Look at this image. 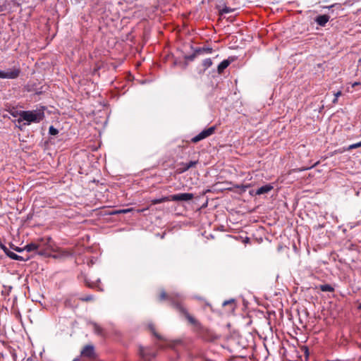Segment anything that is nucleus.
Masks as SVG:
<instances>
[{"mask_svg":"<svg viewBox=\"0 0 361 361\" xmlns=\"http://www.w3.org/2000/svg\"><path fill=\"white\" fill-rule=\"evenodd\" d=\"M176 298V295L173 294H168L165 290H161L159 296V300L160 301L166 300L171 301V306L178 311L180 315L183 316L190 324L193 325L200 330H202L203 329L202 324L188 312L187 308Z\"/></svg>","mask_w":361,"mask_h":361,"instance_id":"obj_1","label":"nucleus"},{"mask_svg":"<svg viewBox=\"0 0 361 361\" xmlns=\"http://www.w3.org/2000/svg\"><path fill=\"white\" fill-rule=\"evenodd\" d=\"M44 108L42 109L35 110V111H23L20 114V117L17 120L18 123H20L23 121L27 122V124L31 123H39L43 120L44 117Z\"/></svg>","mask_w":361,"mask_h":361,"instance_id":"obj_2","label":"nucleus"},{"mask_svg":"<svg viewBox=\"0 0 361 361\" xmlns=\"http://www.w3.org/2000/svg\"><path fill=\"white\" fill-rule=\"evenodd\" d=\"M80 357L90 361L95 360L97 357V354L94 345L87 344L84 345L80 351Z\"/></svg>","mask_w":361,"mask_h":361,"instance_id":"obj_3","label":"nucleus"},{"mask_svg":"<svg viewBox=\"0 0 361 361\" xmlns=\"http://www.w3.org/2000/svg\"><path fill=\"white\" fill-rule=\"evenodd\" d=\"M20 73V68L19 66H14L7 71H0V78L2 79H16Z\"/></svg>","mask_w":361,"mask_h":361,"instance_id":"obj_4","label":"nucleus"},{"mask_svg":"<svg viewBox=\"0 0 361 361\" xmlns=\"http://www.w3.org/2000/svg\"><path fill=\"white\" fill-rule=\"evenodd\" d=\"M216 127L215 126H211L207 129L203 130L198 135L195 136L191 139V142L193 143H197L209 136L213 135L216 131Z\"/></svg>","mask_w":361,"mask_h":361,"instance_id":"obj_5","label":"nucleus"},{"mask_svg":"<svg viewBox=\"0 0 361 361\" xmlns=\"http://www.w3.org/2000/svg\"><path fill=\"white\" fill-rule=\"evenodd\" d=\"M139 353L144 361H151L157 355L155 352L151 351L150 350L143 347H140Z\"/></svg>","mask_w":361,"mask_h":361,"instance_id":"obj_6","label":"nucleus"},{"mask_svg":"<svg viewBox=\"0 0 361 361\" xmlns=\"http://www.w3.org/2000/svg\"><path fill=\"white\" fill-rule=\"evenodd\" d=\"M194 195L192 193H179L176 195H170L171 201H189L192 200Z\"/></svg>","mask_w":361,"mask_h":361,"instance_id":"obj_7","label":"nucleus"},{"mask_svg":"<svg viewBox=\"0 0 361 361\" xmlns=\"http://www.w3.org/2000/svg\"><path fill=\"white\" fill-rule=\"evenodd\" d=\"M51 238H39L35 241V244H37L39 245V250H37V255H44L45 254V251L47 250V245L50 241Z\"/></svg>","mask_w":361,"mask_h":361,"instance_id":"obj_8","label":"nucleus"},{"mask_svg":"<svg viewBox=\"0 0 361 361\" xmlns=\"http://www.w3.org/2000/svg\"><path fill=\"white\" fill-rule=\"evenodd\" d=\"M273 189H274L273 185H271V184H267V185H264L259 188L255 192H254L253 190L250 191V195H253L255 193V195H261L267 194V193L269 192Z\"/></svg>","mask_w":361,"mask_h":361,"instance_id":"obj_9","label":"nucleus"},{"mask_svg":"<svg viewBox=\"0 0 361 361\" xmlns=\"http://www.w3.org/2000/svg\"><path fill=\"white\" fill-rule=\"evenodd\" d=\"M1 249L4 250V253L12 259L18 260V261H25L26 260L24 257H23L20 255H18L16 253L9 250V249L7 247H6L5 245H2Z\"/></svg>","mask_w":361,"mask_h":361,"instance_id":"obj_10","label":"nucleus"},{"mask_svg":"<svg viewBox=\"0 0 361 361\" xmlns=\"http://www.w3.org/2000/svg\"><path fill=\"white\" fill-rule=\"evenodd\" d=\"M330 16L327 14L319 15L314 18L315 23L321 26L325 27L326 23L329 21Z\"/></svg>","mask_w":361,"mask_h":361,"instance_id":"obj_11","label":"nucleus"},{"mask_svg":"<svg viewBox=\"0 0 361 361\" xmlns=\"http://www.w3.org/2000/svg\"><path fill=\"white\" fill-rule=\"evenodd\" d=\"M198 163V161H190L188 163H182L180 165L182 167L178 169V173H182L187 171L190 168L195 167Z\"/></svg>","mask_w":361,"mask_h":361,"instance_id":"obj_12","label":"nucleus"},{"mask_svg":"<svg viewBox=\"0 0 361 361\" xmlns=\"http://www.w3.org/2000/svg\"><path fill=\"white\" fill-rule=\"evenodd\" d=\"M231 61L228 59L221 61L217 67L218 73L221 74L230 65Z\"/></svg>","mask_w":361,"mask_h":361,"instance_id":"obj_13","label":"nucleus"},{"mask_svg":"<svg viewBox=\"0 0 361 361\" xmlns=\"http://www.w3.org/2000/svg\"><path fill=\"white\" fill-rule=\"evenodd\" d=\"M39 250V245L37 244H35V242H32L29 244H27L24 247V250L30 252H36L37 254V250Z\"/></svg>","mask_w":361,"mask_h":361,"instance_id":"obj_14","label":"nucleus"},{"mask_svg":"<svg viewBox=\"0 0 361 361\" xmlns=\"http://www.w3.org/2000/svg\"><path fill=\"white\" fill-rule=\"evenodd\" d=\"M195 49L197 56L204 54H211L213 51V49L211 47H198Z\"/></svg>","mask_w":361,"mask_h":361,"instance_id":"obj_15","label":"nucleus"},{"mask_svg":"<svg viewBox=\"0 0 361 361\" xmlns=\"http://www.w3.org/2000/svg\"><path fill=\"white\" fill-rule=\"evenodd\" d=\"M343 4L341 3H335L329 6H322L323 8L333 9L335 8L338 11H342L343 8H342Z\"/></svg>","mask_w":361,"mask_h":361,"instance_id":"obj_16","label":"nucleus"},{"mask_svg":"<svg viewBox=\"0 0 361 361\" xmlns=\"http://www.w3.org/2000/svg\"><path fill=\"white\" fill-rule=\"evenodd\" d=\"M169 201H171L170 195L166 196V197H163L159 199H154L151 201V203H152V204H160V203H163V202H169Z\"/></svg>","mask_w":361,"mask_h":361,"instance_id":"obj_17","label":"nucleus"},{"mask_svg":"<svg viewBox=\"0 0 361 361\" xmlns=\"http://www.w3.org/2000/svg\"><path fill=\"white\" fill-rule=\"evenodd\" d=\"M322 292H334V288L329 284H322L319 286Z\"/></svg>","mask_w":361,"mask_h":361,"instance_id":"obj_18","label":"nucleus"},{"mask_svg":"<svg viewBox=\"0 0 361 361\" xmlns=\"http://www.w3.org/2000/svg\"><path fill=\"white\" fill-rule=\"evenodd\" d=\"M216 8L218 9L219 15H221V16H222L224 13H231L232 11H233V9H232L229 7H227V6H224L223 8H221L220 6H217Z\"/></svg>","mask_w":361,"mask_h":361,"instance_id":"obj_19","label":"nucleus"},{"mask_svg":"<svg viewBox=\"0 0 361 361\" xmlns=\"http://www.w3.org/2000/svg\"><path fill=\"white\" fill-rule=\"evenodd\" d=\"M149 329H150V331H152V333L154 334V336L158 338L159 340H161V341H164V338L160 335L158 333H157V331H155V328H154V326L153 324H149Z\"/></svg>","mask_w":361,"mask_h":361,"instance_id":"obj_20","label":"nucleus"},{"mask_svg":"<svg viewBox=\"0 0 361 361\" xmlns=\"http://www.w3.org/2000/svg\"><path fill=\"white\" fill-rule=\"evenodd\" d=\"M94 332L99 336H103V329L96 323L93 324Z\"/></svg>","mask_w":361,"mask_h":361,"instance_id":"obj_21","label":"nucleus"},{"mask_svg":"<svg viewBox=\"0 0 361 361\" xmlns=\"http://www.w3.org/2000/svg\"><path fill=\"white\" fill-rule=\"evenodd\" d=\"M212 65V61L211 59H206L202 61V66L204 70L207 69Z\"/></svg>","mask_w":361,"mask_h":361,"instance_id":"obj_22","label":"nucleus"},{"mask_svg":"<svg viewBox=\"0 0 361 361\" xmlns=\"http://www.w3.org/2000/svg\"><path fill=\"white\" fill-rule=\"evenodd\" d=\"M59 255L61 257H68L72 255V252L67 250H63L59 252Z\"/></svg>","mask_w":361,"mask_h":361,"instance_id":"obj_23","label":"nucleus"},{"mask_svg":"<svg viewBox=\"0 0 361 361\" xmlns=\"http://www.w3.org/2000/svg\"><path fill=\"white\" fill-rule=\"evenodd\" d=\"M197 56V54H196V51H195V49H194V52L191 55H189V56H185L184 58L185 60H188V61H193L196 57Z\"/></svg>","mask_w":361,"mask_h":361,"instance_id":"obj_24","label":"nucleus"},{"mask_svg":"<svg viewBox=\"0 0 361 361\" xmlns=\"http://www.w3.org/2000/svg\"><path fill=\"white\" fill-rule=\"evenodd\" d=\"M49 133L51 135H56L59 133V130L51 126L49 128Z\"/></svg>","mask_w":361,"mask_h":361,"instance_id":"obj_25","label":"nucleus"},{"mask_svg":"<svg viewBox=\"0 0 361 361\" xmlns=\"http://www.w3.org/2000/svg\"><path fill=\"white\" fill-rule=\"evenodd\" d=\"M358 147H361V141L359 142L349 145V147H348V150H351V149H356Z\"/></svg>","mask_w":361,"mask_h":361,"instance_id":"obj_26","label":"nucleus"},{"mask_svg":"<svg viewBox=\"0 0 361 361\" xmlns=\"http://www.w3.org/2000/svg\"><path fill=\"white\" fill-rule=\"evenodd\" d=\"M11 248H12L13 250H14L15 251H16L18 252H22L24 251V247H19L14 246L13 244H11Z\"/></svg>","mask_w":361,"mask_h":361,"instance_id":"obj_27","label":"nucleus"},{"mask_svg":"<svg viewBox=\"0 0 361 361\" xmlns=\"http://www.w3.org/2000/svg\"><path fill=\"white\" fill-rule=\"evenodd\" d=\"M94 299V297L91 295L85 296V298H81L82 301L89 302Z\"/></svg>","mask_w":361,"mask_h":361,"instance_id":"obj_28","label":"nucleus"},{"mask_svg":"<svg viewBox=\"0 0 361 361\" xmlns=\"http://www.w3.org/2000/svg\"><path fill=\"white\" fill-rule=\"evenodd\" d=\"M133 210V208L119 209V212H120V214H126V213L132 212Z\"/></svg>","mask_w":361,"mask_h":361,"instance_id":"obj_29","label":"nucleus"},{"mask_svg":"<svg viewBox=\"0 0 361 361\" xmlns=\"http://www.w3.org/2000/svg\"><path fill=\"white\" fill-rule=\"evenodd\" d=\"M353 4H354L353 0H346L345 2L343 3V5L350 6Z\"/></svg>","mask_w":361,"mask_h":361,"instance_id":"obj_30","label":"nucleus"},{"mask_svg":"<svg viewBox=\"0 0 361 361\" xmlns=\"http://www.w3.org/2000/svg\"><path fill=\"white\" fill-rule=\"evenodd\" d=\"M342 95L341 91H338L337 92L334 93L335 97L338 98V97Z\"/></svg>","mask_w":361,"mask_h":361,"instance_id":"obj_31","label":"nucleus"},{"mask_svg":"<svg viewBox=\"0 0 361 361\" xmlns=\"http://www.w3.org/2000/svg\"><path fill=\"white\" fill-rule=\"evenodd\" d=\"M360 85V82H355L354 83H353V84H352V87H355L358 86V85Z\"/></svg>","mask_w":361,"mask_h":361,"instance_id":"obj_32","label":"nucleus"},{"mask_svg":"<svg viewBox=\"0 0 361 361\" xmlns=\"http://www.w3.org/2000/svg\"><path fill=\"white\" fill-rule=\"evenodd\" d=\"M120 214L119 209L115 210V211H113L111 212V214Z\"/></svg>","mask_w":361,"mask_h":361,"instance_id":"obj_33","label":"nucleus"},{"mask_svg":"<svg viewBox=\"0 0 361 361\" xmlns=\"http://www.w3.org/2000/svg\"><path fill=\"white\" fill-rule=\"evenodd\" d=\"M333 104H336L338 102V98L335 97L334 100L332 101Z\"/></svg>","mask_w":361,"mask_h":361,"instance_id":"obj_34","label":"nucleus"},{"mask_svg":"<svg viewBox=\"0 0 361 361\" xmlns=\"http://www.w3.org/2000/svg\"><path fill=\"white\" fill-rule=\"evenodd\" d=\"M147 209H148V208H146V209H138V210H137V212H138V213H140V212H144V211H145V210H147Z\"/></svg>","mask_w":361,"mask_h":361,"instance_id":"obj_35","label":"nucleus"},{"mask_svg":"<svg viewBox=\"0 0 361 361\" xmlns=\"http://www.w3.org/2000/svg\"><path fill=\"white\" fill-rule=\"evenodd\" d=\"M248 187H249V185H242L241 187L238 186V188H244V189H245V188H248Z\"/></svg>","mask_w":361,"mask_h":361,"instance_id":"obj_36","label":"nucleus"},{"mask_svg":"<svg viewBox=\"0 0 361 361\" xmlns=\"http://www.w3.org/2000/svg\"><path fill=\"white\" fill-rule=\"evenodd\" d=\"M228 303H230V301H224L223 305L225 306L226 305H228Z\"/></svg>","mask_w":361,"mask_h":361,"instance_id":"obj_37","label":"nucleus"},{"mask_svg":"<svg viewBox=\"0 0 361 361\" xmlns=\"http://www.w3.org/2000/svg\"><path fill=\"white\" fill-rule=\"evenodd\" d=\"M73 361H81V360L79 357H76Z\"/></svg>","mask_w":361,"mask_h":361,"instance_id":"obj_38","label":"nucleus"},{"mask_svg":"<svg viewBox=\"0 0 361 361\" xmlns=\"http://www.w3.org/2000/svg\"><path fill=\"white\" fill-rule=\"evenodd\" d=\"M329 1H330V0H323V2H324V3H328Z\"/></svg>","mask_w":361,"mask_h":361,"instance_id":"obj_39","label":"nucleus"},{"mask_svg":"<svg viewBox=\"0 0 361 361\" xmlns=\"http://www.w3.org/2000/svg\"><path fill=\"white\" fill-rule=\"evenodd\" d=\"M358 309L361 310V304L359 305Z\"/></svg>","mask_w":361,"mask_h":361,"instance_id":"obj_40","label":"nucleus"}]
</instances>
